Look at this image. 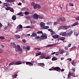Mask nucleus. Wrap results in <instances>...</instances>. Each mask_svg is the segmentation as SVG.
<instances>
[{
  "label": "nucleus",
  "mask_w": 79,
  "mask_h": 79,
  "mask_svg": "<svg viewBox=\"0 0 79 79\" xmlns=\"http://www.w3.org/2000/svg\"><path fill=\"white\" fill-rule=\"evenodd\" d=\"M71 77V75H68V78Z\"/></svg>",
  "instance_id": "59"
},
{
  "label": "nucleus",
  "mask_w": 79,
  "mask_h": 79,
  "mask_svg": "<svg viewBox=\"0 0 79 79\" xmlns=\"http://www.w3.org/2000/svg\"><path fill=\"white\" fill-rule=\"evenodd\" d=\"M37 34H40L43 33V32L41 31H39L36 32Z\"/></svg>",
  "instance_id": "34"
},
{
  "label": "nucleus",
  "mask_w": 79,
  "mask_h": 79,
  "mask_svg": "<svg viewBox=\"0 0 79 79\" xmlns=\"http://www.w3.org/2000/svg\"><path fill=\"white\" fill-rule=\"evenodd\" d=\"M27 50L30 51V47L29 46H27Z\"/></svg>",
  "instance_id": "32"
},
{
  "label": "nucleus",
  "mask_w": 79,
  "mask_h": 79,
  "mask_svg": "<svg viewBox=\"0 0 79 79\" xmlns=\"http://www.w3.org/2000/svg\"><path fill=\"white\" fill-rule=\"evenodd\" d=\"M35 49L36 50H40V49L39 48H35Z\"/></svg>",
  "instance_id": "57"
},
{
  "label": "nucleus",
  "mask_w": 79,
  "mask_h": 79,
  "mask_svg": "<svg viewBox=\"0 0 79 79\" xmlns=\"http://www.w3.org/2000/svg\"><path fill=\"white\" fill-rule=\"evenodd\" d=\"M37 36V34L35 32H33L31 35V37H35Z\"/></svg>",
  "instance_id": "11"
},
{
  "label": "nucleus",
  "mask_w": 79,
  "mask_h": 79,
  "mask_svg": "<svg viewBox=\"0 0 79 79\" xmlns=\"http://www.w3.org/2000/svg\"><path fill=\"white\" fill-rule=\"evenodd\" d=\"M20 30V29L19 28H17V30L15 31V33H17Z\"/></svg>",
  "instance_id": "39"
},
{
  "label": "nucleus",
  "mask_w": 79,
  "mask_h": 79,
  "mask_svg": "<svg viewBox=\"0 0 79 79\" xmlns=\"http://www.w3.org/2000/svg\"><path fill=\"white\" fill-rule=\"evenodd\" d=\"M59 35H62L64 37H66L68 35V34H67L66 32L60 33Z\"/></svg>",
  "instance_id": "2"
},
{
  "label": "nucleus",
  "mask_w": 79,
  "mask_h": 79,
  "mask_svg": "<svg viewBox=\"0 0 79 79\" xmlns=\"http://www.w3.org/2000/svg\"><path fill=\"white\" fill-rule=\"evenodd\" d=\"M11 7H9V6H8L6 8V10H9L10 9Z\"/></svg>",
  "instance_id": "40"
},
{
  "label": "nucleus",
  "mask_w": 79,
  "mask_h": 79,
  "mask_svg": "<svg viewBox=\"0 0 79 79\" xmlns=\"http://www.w3.org/2000/svg\"><path fill=\"white\" fill-rule=\"evenodd\" d=\"M65 38L64 37H61L60 38V40H64Z\"/></svg>",
  "instance_id": "31"
},
{
  "label": "nucleus",
  "mask_w": 79,
  "mask_h": 79,
  "mask_svg": "<svg viewBox=\"0 0 79 79\" xmlns=\"http://www.w3.org/2000/svg\"><path fill=\"white\" fill-rule=\"evenodd\" d=\"M19 29H22L23 28V27H22V25H19Z\"/></svg>",
  "instance_id": "45"
},
{
  "label": "nucleus",
  "mask_w": 79,
  "mask_h": 79,
  "mask_svg": "<svg viewBox=\"0 0 79 79\" xmlns=\"http://www.w3.org/2000/svg\"><path fill=\"white\" fill-rule=\"evenodd\" d=\"M64 51H63L62 50H60V53L61 54H62V53H63L64 52Z\"/></svg>",
  "instance_id": "38"
},
{
  "label": "nucleus",
  "mask_w": 79,
  "mask_h": 79,
  "mask_svg": "<svg viewBox=\"0 0 79 79\" xmlns=\"http://www.w3.org/2000/svg\"><path fill=\"white\" fill-rule=\"evenodd\" d=\"M58 24V23L57 22H55L54 23L53 25L54 26H56Z\"/></svg>",
  "instance_id": "35"
},
{
  "label": "nucleus",
  "mask_w": 79,
  "mask_h": 79,
  "mask_svg": "<svg viewBox=\"0 0 79 79\" xmlns=\"http://www.w3.org/2000/svg\"><path fill=\"white\" fill-rule=\"evenodd\" d=\"M30 36V34H28L27 35H26V36Z\"/></svg>",
  "instance_id": "63"
},
{
  "label": "nucleus",
  "mask_w": 79,
  "mask_h": 79,
  "mask_svg": "<svg viewBox=\"0 0 79 79\" xmlns=\"http://www.w3.org/2000/svg\"><path fill=\"white\" fill-rule=\"evenodd\" d=\"M40 40H43L44 39H47V36L45 35H42V36H40Z\"/></svg>",
  "instance_id": "4"
},
{
  "label": "nucleus",
  "mask_w": 79,
  "mask_h": 79,
  "mask_svg": "<svg viewBox=\"0 0 79 79\" xmlns=\"http://www.w3.org/2000/svg\"><path fill=\"white\" fill-rule=\"evenodd\" d=\"M10 11L11 12H13L14 11V9L13 8L10 9Z\"/></svg>",
  "instance_id": "54"
},
{
  "label": "nucleus",
  "mask_w": 79,
  "mask_h": 79,
  "mask_svg": "<svg viewBox=\"0 0 79 79\" xmlns=\"http://www.w3.org/2000/svg\"><path fill=\"white\" fill-rule=\"evenodd\" d=\"M61 29L65 30L64 26H61L58 27V30H60Z\"/></svg>",
  "instance_id": "12"
},
{
  "label": "nucleus",
  "mask_w": 79,
  "mask_h": 79,
  "mask_svg": "<svg viewBox=\"0 0 79 79\" xmlns=\"http://www.w3.org/2000/svg\"><path fill=\"white\" fill-rule=\"evenodd\" d=\"M52 46V45L50 44L48 45V46H47V47H51Z\"/></svg>",
  "instance_id": "53"
},
{
  "label": "nucleus",
  "mask_w": 79,
  "mask_h": 79,
  "mask_svg": "<svg viewBox=\"0 0 79 79\" xmlns=\"http://www.w3.org/2000/svg\"><path fill=\"white\" fill-rule=\"evenodd\" d=\"M1 47L2 48H4V46L3 45H1Z\"/></svg>",
  "instance_id": "58"
},
{
  "label": "nucleus",
  "mask_w": 79,
  "mask_h": 79,
  "mask_svg": "<svg viewBox=\"0 0 79 79\" xmlns=\"http://www.w3.org/2000/svg\"><path fill=\"white\" fill-rule=\"evenodd\" d=\"M17 48H18V49H21V48H20V46H19V45H17Z\"/></svg>",
  "instance_id": "49"
},
{
  "label": "nucleus",
  "mask_w": 79,
  "mask_h": 79,
  "mask_svg": "<svg viewBox=\"0 0 79 79\" xmlns=\"http://www.w3.org/2000/svg\"><path fill=\"white\" fill-rule=\"evenodd\" d=\"M66 21V19L64 18V17H62L58 19L57 21L58 22H60L61 21L62 22H64Z\"/></svg>",
  "instance_id": "1"
},
{
  "label": "nucleus",
  "mask_w": 79,
  "mask_h": 79,
  "mask_svg": "<svg viewBox=\"0 0 79 79\" xmlns=\"http://www.w3.org/2000/svg\"><path fill=\"white\" fill-rule=\"evenodd\" d=\"M78 24V23L77 22H76L75 23H73V25H71V26H72V27L75 26L77 25Z\"/></svg>",
  "instance_id": "19"
},
{
  "label": "nucleus",
  "mask_w": 79,
  "mask_h": 79,
  "mask_svg": "<svg viewBox=\"0 0 79 79\" xmlns=\"http://www.w3.org/2000/svg\"><path fill=\"white\" fill-rule=\"evenodd\" d=\"M52 23L51 22H48V23H47V24H48V25H50V24H51Z\"/></svg>",
  "instance_id": "55"
},
{
  "label": "nucleus",
  "mask_w": 79,
  "mask_h": 79,
  "mask_svg": "<svg viewBox=\"0 0 79 79\" xmlns=\"http://www.w3.org/2000/svg\"><path fill=\"white\" fill-rule=\"evenodd\" d=\"M79 34V33H77V31H75L74 33V35L75 36H77Z\"/></svg>",
  "instance_id": "27"
},
{
  "label": "nucleus",
  "mask_w": 79,
  "mask_h": 79,
  "mask_svg": "<svg viewBox=\"0 0 79 79\" xmlns=\"http://www.w3.org/2000/svg\"><path fill=\"white\" fill-rule=\"evenodd\" d=\"M39 18L40 19H43V17L39 15L38 16V19Z\"/></svg>",
  "instance_id": "42"
},
{
  "label": "nucleus",
  "mask_w": 79,
  "mask_h": 79,
  "mask_svg": "<svg viewBox=\"0 0 79 79\" xmlns=\"http://www.w3.org/2000/svg\"><path fill=\"white\" fill-rule=\"evenodd\" d=\"M2 24L1 23H0V28H1V27H2Z\"/></svg>",
  "instance_id": "61"
},
{
  "label": "nucleus",
  "mask_w": 79,
  "mask_h": 79,
  "mask_svg": "<svg viewBox=\"0 0 79 79\" xmlns=\"http://www.w3.org/2000/svg\"><path fill=\"white\" fill-rule=\"evenodd\" d=\"M46 55L45 54H42V55L40 56V59H43L44 58Z\"/></svg>",
  "instance_id": "10"
},
{
  "label": "nucleus",
  "mask_w": 79,
  "mask_h": 79,
  "mask_svg": "<svg viewBox=\"0 0 79 79\" xmlns=\"http://www.w3.org/2000/svg\"><path fill=\"white\" fill-rule=\"evenodd\" d=\"M71 46V44H69V45H68V47H70Z\"/></svg>",
  "instance_id": "64"
},
{
  "label": "nucleus",
  "mask_w": 79,
  "mask_h": 79,
  "mask_svg": "<svg viewBox=\"0 0 79 79\" xmlns=\"http://www.w3.org/2000/svg\"><path fill=\"white\" fill-rule=\"evenodd\" d=\"M52 69L55 70L56 71H58V70L60 71L61 69L59 67H56L55 68L52 67Z\"/></svg>",
  "instance_id": "6"
},
{
  "label": "nucleus",
  "mask_w": 79,
  "mask_h": 79,
  "mask_svg": "<svg viewBox=\"0 0 79 79\" xmlns=\"http://www.w3.org/2000/svg\"><path fill=\"white\" fill-rule=\"evenodd\" d=\"M71 64L73 65V66H76V65L72 61L71 62Z\"/></svg>",
  "instance_id": "51"
},
{
  "label": "nucleus",
  "mask_w": 79,
  "mask_h": 79,
  "mask_svg": "<svg viewBox=\"0 0 79 79\" xmlns=\"http://www.w3.org/2000/svg\"><path fill=\"white\" fill-rule=\"evenodd\" d=\"M41 54V52H39L38 53H36L35 56H38L40 55Z\"/></svg>",
  "instance_id": "28"
},
{
  "label": "nucleus",
  "mask_w": 79,
  "mask_h": 79,
  "mask_svg": "<svg viewBox=\"0 0 79 79\" xmlns=\"http://www.w3.org/2000/svg\"><path fill=\"white\" fill-rule=\"evenodd\" d=\"M38 64L39 66L41 67H43L45 65V64H44V63H39Z\"/></svg>",
  "instance_id": "17"
},
{
  "label": "nucleus",
  "mask_w": 79,
  "mask_h": 79,
  "mask_svg": "<svg viewBox=\"0 0 79 79\" xmlns=\"http://www.w3.org/2000/svg\"><path fill=\"white\" fill-rule=\"evenodd\" d=\"M0 39L1 40H4L5 39V38L3 36H1L0 37Z\"/></svg>",
  "instance_id": "41"
},
{
  "label": "nucleus",
  "mask_w": 79,
  "mask_h": 79,
  "mask_svg": "<svg viewBox=\"0 0 79 79\" xmlns=\"http://www.w3.org/2000/svg\"><path fill=\"white\" fill-rule=\"evenodd\" d=\"M8 26L11 27V23H8Z\"/></svg>",
  "instance_id": "56"
},
{
  "label": "nucleus",
  "mask_w": 79,
  "mask_h": 79,
  "mask_svg": "<svg viewBox=\"0 0 79 79\" xmlns=\"http://www.w3.org/2000/svg\"><path fill=\"white\" fill-rule=\"evenodd\" d=\"M17 15H19V16H23V13L22 12H19V13H18L17 14Z\"/></svg>",
  "instance_id": "18"
},
{
  "label": "nucleus",
  "mask_w": 79,
  "mask_h": 79,
  "mask_svg": "<svg viewBox=\"0 0 79 79\" xmlns=\"http://www.w3.org/2000/svg\"><path fill=\"white\" fill-rule=\"evenodd\" d=\"M57 60V58H56V57H52V60L53 61H55V60Z\"/></svg>",
  "instance_id": "29"
},
{
  "label": "nucleus",
  "mask_w": 79,
  "mask_h": 79,
  "mask_svg": "<svg viewBox=\"0 0 79 79\" xmlns=\"http://www.w3.org/2000/svg\"><path fill=\"white\" fill-rule=\"evenodd\" d=\"M12 19L13 21H15L16 19V16L13 15V16L12 17Z\"/></svg>",
  "instance_id": "20"
},
{
  "label": "nucleus",
  "mask_w": 79,
  "mask_h": 79,
  "mask_svg": "<svg viewBox=\"0 0 79 79\" xmlns=\"http://www.w3.org/2000/svg\"><path fill=\"white\" fill-rule=\"evenodd\" d=\"M41 38V37L39 36H36V37H35V40H37L38 39H40V38Z\"/></svg>",
  "instance_id": "24"
},
{
  "label": "nucleus",
  "mask_w": 79,
  "mask_h": 79,
  "mask_svg": "<svg viewBox=\"0 0 79 79\" xmlns=\"http://www.w3.org/2000/svg\"><path fill=\"white\" fill-rule=\"evenodd\" d=\"M15 37L16 39H19L20 38V36L19 35H15Z\"/></svg>",
  "instance_id": "14"
},
{
  "label": "nucleus",
  "mask_w": 79,
  "mask_h": 79,
  "mask_svg": "<svg viewBox=\"0 0 79 79\" xmlns=\"http://www.w3.org/2000/svg\"><path fill=\"white\" fill-rule=\"evenodd\" d=\"M17 74H15V75H14L13 77H16L17 76Z\"/></svg>",
  "instance_id": "60"
},
{
  "label": "nucleus",
  "mask_w": 79,
  "mask_h": 79,
  "mask_svg": "<svg viewBox=\"0 0 79 79\" xmlns=\"http://www.w3.org/2000/svg\"><path fill=\"white\" fill-rule=\"evenodd\" d=\"M10 46L14 48H16L17 47L15 43H10Z\"/></svg>",
  "instance_id": "5"
},
{
  "label": "nucleus",
  "mask_w": 79,
  "mask_h": 79,
  "mask_svg": "<svg viewBox=\"0 0 79 79\" xmlns=\"http://www.w3.org/2000/svg\"><path fill=\"white\" fill-rule=\"evenodd\" d=\"M4 52V49H0V53H3Z\"/></svg>",
  "instance_id": "33"
},
{
  "label": "nucleus",
  "mask_w": 79,
  "mask_h": 79,
  "mask_svg": "<svg viewBox=\"0 0 79 79\" xmlns=\"http://www.w3.org/2000/svg\"><path fill=\"white\" fill-rule=\"evenodd\" d=\"M31 6H34L36 5V4H35V3L34 2H31Z\"/></svg>",
  "instance_id": "44"
},
{
  "label": "nucleus",
  "mask_w": 79,
  "mask_h": 79,
  "mask_svg": "<svg viewBox=\"0 0 79 79\" xmlns=\"http://www.w3.org/2000/svg\"><path fill=\"white\" fill-rule=\"evenodd\" d=\"M29 14H30V13L27 11H26L25 13V15H29Z\"/></svg>",
  "instance_id": "43"
},
{
  "label": "nucleus",
  "mask_w": 79,
  "mask_h": 79,
  "mask_svg": "<svg viewBox=\"0 0 79 79\" xmlns=\"http://www.w3.org/2000/svg\"><path fill=\"white\" fill-rule=\"evenodd\" d=\"M26 64L27 65H28L29 66H33V64L30 62H26Z\"/></svg>",
  "instance_id": "9"
},
{
  "label": "nucleus",
  "mask_w": 79,
  "mask_h": 79,
  "mask_svg": "<svg viewBox=\"0 0 79 79\" xmlns=\"http://www.w3.org/2000/svg\"><path fill=\"white\" fill-rule=\"evenodd\" d=\"M2 6L3 7H5L6 6V7H7L8 6L7 5V3L6 2V3H4L2 5Z\"/></svg>",
  "instance_id": "25"
},
{
  "label": "nucleus",
  "mask_w": 79,
  "mask_h": 79,
  "mask_svg": "<svg viewBox=\"0 0 79 79\" xmlns=\"http://www.w3.org/2000/svg\"><path fill=\"white\" fill-rule=\"evenodd\" d=\"M72 69L73 72H74L75 71H76V69H75V68L73 67Z\"/></svg>",
  "instance_id": "48"
},
{
  "label": "nucleus",
  "mask_w": 79,
  "mask_h": 79,
  "mask_svg": "<svg viewBox=\"0 0 79 79\" xmlns=\"http://www.w3.org/2000/svg\"><path fill=\"white\" fill-rule=\"evenodd\" d=\"M76 47H73L70 49L71 50H74L75 49H76Z\"/></svg>",
  "instance_id": "47"
},
{
  "label": "nucleus",
  "mask_w": 79,
  "mask_h": 79,
  "mask_svg": "<svg viewBox=\"0 0 79 79\" xmlns=\"http://www.w3.org/2000/svg\"><path fill=\"white\" fill-rule=\"evenodd\" d=\"M6 0L8 2H9V3H10L11 2H13L14 1V0Z\"/></svg>",
  "instance_id": "37"
},
{
  "label": "nucleus",
  "mask_w": 79,
  "mask_h": 79,
  "mask_svg": "<svg viewBox=\"0 0 79 79\" xmlns=\"http://www.w3.org/2000/svg\"><path fill=\"white\" fill-rule=\"evenodd\" d=\"M72 33H73V31H70L69 32V34H68V35L69 36V37H70L72 35Z\"/></svg>",
  "instance_id": "21"
},
{
  "label": "nucleus",
  "mask_w": 79,
  "mask_h": 79,
  "mask_svg": "<svg viewBox=\"0 0 79 79\" xmlns=\"http://www.w3.org/2000/svg\"><path fill=\"white\" fill-rule=\"evenodd\" d=\"M69 5L70 6H73V3H70L69 4Z\"/></svg>",
  "instance_id": "62"
},
{
  "label": "nucleus",
  "mask_w": 79,
  "mask_h": 79,
  "mask_svg": "<svg viewBox=\"0 0 79 79\" xmlns=\"http://www.w3.org/2000/svg\"><path fill=\"white\" fill-rule=\"evenodd\" d=\"M48 31H50V32L53 31L51 29H48Z\"/></svg>",
  "instance_id": "50"
},
{
  "label": "nucleus",
  "mask_w": 79,
  "mask_h": 79,
  "mask_svg": "<svg viewBox=\"0 0 79 79\" xmlns=\"http://www.w3.org/2000/svg\"><path fill=\"white\" fill-rule=\"evenodd\" d=\"M55 33V32L54 31H53L50 32V34H51L52 35H54Z\"/></svg>",
  "instance_id": "36"
},
{
  "label": "nucleus",
  "mask_w": 79,
  "mask_h": 79,
  "mask_svg": "<svg viewBox=\"0 0 79 79\" xmlns=\"http://www.w3.org/2000/svg\"><path fill=\"white\" fill-rule=\"evenodd\" d=\"M40 26L41 28H44V27L45 26V23L43 22H41L40 23Z\"/></svg>",
  "instance_id": "8"
},
{
  "label": "nucleus",
  "mask_w": 79,
  "mask_h": 79,
  "mask_svg": "<svg viewBox=\"0 0 79 79\" xmlns=\"http://www.w3.org/2000/svg\"><path fill=\"white\" fill-rule=\"evenodd\" d=\"M75 19L77 20H79V16L77 17Z\"/></svg>",
  "instance_id": "52"
},
{
  "label": "nucleus",
  "mask_w": 79,
  "mask_h": 79,
  "mask_svg": "<svg viewBox=\"0 0 79 79\" xmlns=\"http://www.w3.org/2000/svg\"><path fill=\"white\" fill-rule=\"evenodd\" d=\"M15 64V62H11V63H10V64H9V66H10L11 65H14Z\"/></svg>",
  "instance_id": "23"
},
{
  "label": "nucleus",
  "mask_w": 79,
  "mask_h": 79,
  "mask_svg": "<svg viewBox=\"0 0 79 79\" xmlns=\"http://www.w3.org/2000/svg\"><path fill=\"white\" fill-rule=\"evenodd\" d=\"M42 29H47L48 28H49V26H44L43 28H42Z\"/></svg>",
  "instance_id": "26"
},
{
  "label": "nucleus",
  "mask_w": 79,
  "mask_h": 79,
  "mask_svg": "<svg viewBox=\"0 0 79 79\" xmlns=\"http://www.w3.org/2000/svg\"><path fill=\"white\" fill-rule=\"evenodd\" d=\"M59 37V35H54L53 36H52V38L54 39H56L58 38Z\"/></svg>",
  "instance_id": "13"
},
{
  "label": "nucleus",
  "mask_w": 79,
  "mask_h": 79,
  "mask_svg": "<svg viewBox=\"0 0 79 79\" xmlns=\"http://www.w3.org/2000/svg\"><path fill=\"white\" fill-rule=\"evenodd\" d=\"M72 27L70 26V25H69V26H64V27L65 28V30H67V29L69 27Z\"/></svg>",
  "instance_id": "22"
},
{
  "label": "nucleus",
  "mask_w": 79,
  "mask_h": 79,
  "mask_svg": "<svg viewBox=\"0 0 79 79\" xmlns=\"http://www.w3.org/2000/svg\"><path fill=\"white\" fill-rule=\"evenodd\" d=\"M44 59H51V56H49L47 57H45Z\"/></svg>",
  "instance_id": "30"
},
{
  "label": "nucleus",
  "mask_w": 79,
  "mask_h": 79,
  "mask_svg": "<svg viewBox=\"0 0 79 79\" xmlns=\"http://www.w3.org/2000/svg\"><path fill=\"white\" fill-rule=\"evenodd\" d=\"M15 48V50L16 52H19V51H22V49H19V48Z\"/></svg>",
  "instance_id": "16"
},
{
  "label": "nucleus",
  "mask_w": 79,
  "mask_h": 79,
  "mask_svg": "<svg viewBox=\"0 0 79 79\" xmlns=\"http://www.w3.org/2000/svg\"><path fill=\"white\" fill-rule=\"evenodd\" d=\"M22 41H23V42L24 43H26V40H25L24 39H23V40H22Z\"/></svg>",
  "instance_id": "46"
},
{
  "label": "nucleus",
  "mask_w": 79,
  "mask_h": 79,
  "mask_svg": "<svg viewBox=\"0 0 79 79\" xmlns=\"http://www.w3.org/2000/svg\"><path fill=\"white\" fill-rule=\"evenodd\" d=\"M15 64L16 65H19L21 64H22V63L19 61H18L16 62Z\"/></svg>",
  "instance_id": "15"
},
{
  "label": "nucleus",
  "mask_w": 79,
  "mask_h": 79,
  "mask_svg": "<svg viewBox=\"0 0 79 79\" xmlns=\"http://www.w3.org/2000/svg\"><path fill=\"white\" fill-rule=\"evenodd\" d=\"M33 8L36 9V8L40 9L41 8L39 4H35L34 6H33Z\"/></svg>",
  "instance_id": "3"
},
{
  "label": "nucleus",
  "mask_w": 79,
  "mask_h": 79,
  "mask_svg": "<svg viewBox=\"0 0 79 79\" xmlns=\"http://www.w3.org/2000/svg\"><path fill=\"white\" fill-rule=\"evenodd\" d=\"M39 16V15H38L37 14L35 13L33 15V17L36 19H38Z\"/></svg>",
  "instance_id": "7"
}]
</instances>
